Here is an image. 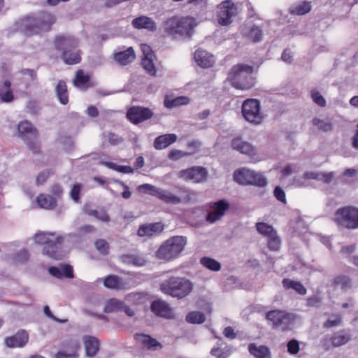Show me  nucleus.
Listing matches in <instances>:
<instances>
[{
  "label": "nucleus",
  "instance_id": "12",
  "mask_svg": "<svg viewBox=\"0 0 358 358\" xmlns=\"http://www.w3.org/2000/svg\"><path fill=\"white\" fill-rule=\"evenodd\" d=\"M153 115V112L148 108L132 106L127 110V117L133 124H138L150 119Z\"/></svg>",
  "mask_w": 358,
  "mask_h": 358
},
{
  "label": "nucleus",
  "instance_id": "56",
  "mask_svg": "<svg viewBox=\"0 0 358 358\" xmlns=\"http://www.w3.org/2000/svg\"><path fill=\"white\" fill-rule=\"evenodd\" d=\"M311 98L313 101L318 106L321 107L326 106V101L324 98L317 90H314L311 91Z\"/></svg>",
  "mask_w": 358,
  "mask_h": 358
},
{
  "label": "nucleus",
  "instance_id": "35",
  "mask_svg": "<svg viewBox=\"0 0 358 358\" xmlns=\"http://www.w3.org/2000/svg\"><path fill=\"white\" fill-rule=\"evenodd\" d=\"M312 124L315 126L317 129L324 132L331 131L334 128L333 122L329 119L322 120L318 117H315L312 120Z\"/></svg>",
  "mask_w": 358,
  "mask_h": 358
},
{
  "label": "nucleus",
  "instance_id": "38",
  "mask_svg": "<svg viewBox=\"0 0 358 358\" xmlns=\"http://www.w3.org/2000/svg\"><path fill=\"white\" fill-rule=\"evenodd\" d=\"M90 76L85 75L83 70H78L76 73V76L73 80V84L76 87L85 90L89 87L88 82Z\"/></svg>",
  "mask_w": 358,
  "mask_h": 358
},
{
  "label": "nucleus",
  "instance_id": "10",
  "mask_svg": "<svg viewBox=\"0 0 358 358\" xmlns=\"http://www.w3.org/2000/svg\"><path fill=\"white\" fill-rule=\"evenodd\" d=\"M260 103L257 99H247L242 105V113L244 118L255 124H259L262 120L260 113Z\"/></svg>",
  "mask_w": 358,
  "mask_h": 358
},
{
  "label": "nucleus",
  "instance_id": "42",
  "mask_svg": "<svg viewBox=\"0 0 358 358\" xmlns=\"http://www.w3.org/2000/svg\"><path fill=\"white\" fill-rule=\"evenodd\" d=\"M205 320V315L199 311H192L186 316V321L191 324H202Z\"/></svg>",
  "mask_w": 358,
  "mask_h": 358
},
{
  "label": "nucleus",
  "instance_id": "17",
  "mask_svg": "<svg viewBox=\"0 0 358 358\" xmlns=\"http://www.w3.org/2000/svg\"><path fill=\"white\" fill-rule=\"evenodd\" d=\"M231 146L232 149L249 157H253L257 154V148L250 143L243 141L240 137L232 139Z\"/></svg>",
  "mask_w": 358,
  "mask_h": 358
},
{
  "label": "nucleus",
  "instance_id": "16",
  "mask_svg": "<svg viewBox=\"0 0 358 358\" xmlns=\"http://www.w3.org/2000/svg\"><path fill=\"white\" fill-rule=\"evenodd\" d=\"M208 175L206 169L201 166H194L180 171L181 177L186 180H192L196 182L204 181Z\"/></svg>",
  "mask_w": 358,
  "mask_h": 358
},
{
  "label": "nucleus",
  "instance_id": "34",
  "mask_svg": "<svg viewBox=\"0 0 358 358\" xmlns=\"http://www.w3.org/2000/svg\"><path fill=\"white\" fill-rule=\"evenodd\" d=\"M156 197L159 198L166 203L178 204L181 201L180 198L178 196L172 194L168 191L162 190L161 189H159L158 192H157Z\"/></svg>",
  "mask_w": 358,
  "mask_h": 358
},
{
  "label": "nucleus",
  "instance_id": "4",
  "mask_svg": "<svg viewBox=\"0 0 358 358\" xmlns=\"http://www.w3.org/2000/svg\"><path fill=\"white\" fill-rule=\"evenodd\" d=\"M56 49L62 51V58L66 64H75L80 62L78 42L71 36H58L55 39Z\"/></svg>",
  "mask_w": 358,
  "mask_h": 358
},
{
  "label": "nucleus",
  "instance_id": "23",
  "mask_svg": "<svg viewBox=\"0 0 358 358\" xmlns=\"http://www.w3.org/2000/svg\"><path fill=\"white\" fill-rule=\"evenodd\" d=\"M86 355L90 357H94L99 350V341L92 336H85L83 338Z\"/></svg>",
  "mask_w": 358,
  "mask_h": 358
},
{
  "label": "nucleus",
  "instance_id": "3",
  "mask_svg": "<svg viewBox=\"0 0 358 358\" xmlns=\"http://www.w3.org/2000/svg\"><path fill=\"white\" fill-rule=\"evenodd\" d=\"M253 66L244 64L234 65L230 70L227 80L238 90H248L255 84Z\"/></svg>",
  "mask_w": 358,
  "mask_h": 358
},
{
  "label": "nucleus",
  "instance_id": "61",
  "mask_svg": "<svg viewBox=\"0 0 358 358\" xmlns=\"http://www.w3.org/2000/svg\"><path fill=\"white\" fill-rule=\"evenodd\" d=\"M50 170H45V171L41 172L36 178V184L38 185L43 184L47 180V179L50 176Z\"/></svg>",
  "mask_w": 358,
  "mask_h": 358
},
{
  "label": "nucleus",
  "instance_id": "14",
  "mask_svg": "<svg viewBox=\"0 0 358 358\" xmlns=\"http://www.w3.org/2000/svg\"><path fill=\"white\" fill-rule=\"evenodd\" d=\"M266 319L271 321L273 325L282 331L288 330L290 324V315L280 310H271L267 313Z\"/></svg>",
  "mask_w": 358,
  "mask_h": 358
},
{
  "label": "nucleus",
  "instance_id": "15",
  "mask_svg": "<svg viewBox=\"0 0 358 358\" xmlns=\"http://www.w3.org/2000/svg\"><path fill=\"white\" fill-rule=\"evenodd\" d=\"M64 237L57 236L55 241H50V243L44 245L43 254L54 259H62L64 257V253L62 250V244Z\"/></svg>",
  "mask_w": 358,
  "mask_h": 358
},
{
  "label": "nucleus",
  "instance_id": "22",
  "mask_svg": "<svg viewBox=\"0 0 358 358\" xmlns=\"http://www.w3.org/2000/svg\"><path fill=\"white\" fill-rule=\"evenodd\" d=\"M131 24L138 29H145L150 31H155L157 29L156 23L147 16H140L134 19Z\"/></svg>",
  "mask_w": 358,
  "mask_h": 358
},
{
  "label": "nucleus",
  "instance_id": "13",
  "mask_svg": "<svg viewBox=\"0 0 358 358\" xmlns=\"http://www.w3.org/2000/svg\"><path fill=\"white\" fill-rule=\"evenodd\" d=\"M229 203L224 199L211 203L210 204V207L212 209V211L208 213L206 217V220L210 223H214L220 220L225 214L226 211L229 208Z\"/></svg>",
  "mask_w": 358,
  "mask_h": 358
},
{
  "label": "nucleus",
  "instance_id": "5",
  "mask_svg": "<svg viewBox=\"0 0 358 358\" xmlns=\"http://www.w3.org/2000/svg\"><path fill=\"white\" fill-rule=\"evenodd\" d=\"M187 238L182 236L171 237L164 241L155 252L157 259L171 261L176 259L184 250Z\"/></svg>",
  "mask_w": 358,
  "mask_h": 358
},
{
  "label": "nucleus",
  "instance_id": "9",
  "mask_svg": "<svg viewBox=\"0 0 358 358\" xmlns=\"http://www.w3.org/2000/svg\"><path fill=\"white\" fill-rule=\"evenodd\" d=\"M234 179L236 182L242 185H253L259 187H264L267 184L266 178L259 173L242 168L234 173Z\"/></svg>",
  "mask_w": 358,
  "mask_h": 358
},
{
  "label": "nucleus",
  "instance_id": "48",
  "mask_svg": "<svg viewBox=\"0 0 358 358\" xmlns=\"http://www.w3.org/2000/svg\"><path fill=\"white\" fill-rule=\"evenodd\" d=\"M96 249L103 255H107L109 253V244L105 239H98L94 243Z\"/></svg>",
  "mask_w": 358,
  "mask_h": 358
},
{
  "label": "nucleus",
  "instance_id": "44",
  "mask_svg": "<svg viewBox=\"0 0 358 358\" xmlns=\"http://www.w3.org/2000/svg\"><path fill=\"white\" fill-rule=\"evenodd\" d=\"M123 302L116 299H111L107 301L105 307L104 312L106 313H113L121 310Z\"/></svg>",
  "mask_w": 358,
  "mask_h": 358
},
{
  "label": "nucleus",
  "instance_id": "64",
  "mask_svg": "<svg viewBox=\"0 0 358 358\" xmlns=\"http://www.w3.org/2000/svg\"><path fill=\"white\" fill-rule=\"evenodd\" d=\"M292 289L301 295H305L306 294V287L299 282L292 280Z\"/></svg>",
  "mask_w": 358,
  "mask_h": 358
},
{
  "label": "nucleus",
  "instance_id": "1",
  "mask_svg": "<svg viewBox=\"0 0 358 358\" xmlns=\"http://www.w3.org/2000/svg\"><path fill=\"white\" fill-rule=\"evenodd\" d=\"M164 31L175 38H190L196 24L191 17H172L163 24Z\"/></svg>",
  "mask_w": 358,
  "mask_h": 358
},
{
  "label": "nucleus",
  "instance_id": "28",
  "mask_svg": "<svg viewBox=\"0 0 358 358\" xmlns=\"http://www.w3.org/2000/svg\"><path fill=\"white\" fill-rule=\"evenodd\" d=\"M36 202L41 208L52 210L56 208L57 201L52 195L41 194L36 198Z\"/></svg>",
  "mask_w": 358,
  "mask_h": 358
},
{
  "label": "nucleus",
  "instance_id": "2",
  "mask_svg": "<svg viewBox=\"0 0 358 358\" xmlns=\"http://www.w3.org/2000/svg\"><path fill=\"white\" fill-rule=\"evenodd\" d=\"M193 287L194 284L189 280L176 276L170 277L159 285L162 292L178 299H183L189 295Z\"/></svg>",
  "mask_w": 358,
  "mask_h": 358
},
{
  "label": "nucleus",
  "instance_id": "18",
  "mask_svg": "<svg viewBox=\"0 0 358 358\" xmlns=\"http://www.w3.org/2000/svg\"><path fill=\"white\" fill-rule=\"evenodd\" d=\"M29 341V334L22 329L15 335L5 338V343L8 348H21L24 346Z\"/></svg>",
  "mask_w": 358,
  "mask_h": 358
},
{
  "label": "nucleus",
  "instance_id": "55",
  "mask_svg": "<svg viewBox=\"0 0 358 358\" xmlns=\"http://www.w3.org/2000/svg\"><path fill=\"white\" fill-rule=\"evenodd\" d=\"M82 185L80 183L74 184L71 189L70 196L73 201L78 203L80 201V193Z\"/></svg>",
  "mask_w": 358,
  "mask_h": 358
},
{
  "label": "nucleus",
  "instance_id": "30",
  "mask_svg": "<svg viewBox=\"0 0 358 358\" xmlns=\"http://www.w3.org/2000/svg\"><path fill=\"white\" fill-rule=\"evenodd\" d=\"M14 99L11 83L6 80L0 86V100L1 102L9 103Z\"/></svg>",
  "mask_w": 358,
  "mask_h": 358
},
{
  "label": "nucleus",
  "instance_id": "8",
  "mask_svg": "<svg viewBox=\"0 0 358 358\" xmlns=\"http://www.w3.org/2000/svg\"><path fill=\"white\" fill-rule=\"evenodd\" d=\"M335 222L341 227L348 229L358 228V208L345 206L338 208L334 215Z\"/></svg>",
  "mask_w": 358,
  "mask_h": 358
},
{
  "label": "nucleus",
  "instance_id": "19",
  "mask_svg": "<svg viewBox=\"0 0 358 358\" xmlns=\"http://www.w3.org/2000/svg\"><path fill=\"white\" fill-rule=\"evenodd\" d=\"M194 59L197 65L204 69L213 66L215 63L214 56L203 50H197L195 52Z\"/></svg>",
  "mask_w": 358,
  "mask_h": 358
},
{
  "label": "nucleus",
  "instance_id": "29",
  "mask_svg": "<svg viewBox=\"0 0 358 358\" xmlns=\"http://www.w3.org/2000/svg\"><path fill=\"white\" fill-rule=\"evenodd\" d=\"M135 58L134 51L132 48H129L123 52H120L114 55L115 60L121 65H127L131 62Z\"/></svg>",
  "mask_w": 358,
  "mask_h": 358
},
{
  "label": "nucleus",
  "instance_id": "39",
  "mask_svg": "<svg viewBox=\"0 0 358 358\" xmlns=\"http://www.w3.org/2000/svg\"><path fill=\"white\" fill-rule=\"evenodd\" d=\"M200 263L203 266L213 271H218L221 269V264L211 257H203L200 259Z\"/></svg>",
  "mask_w": 358,
  "mask_h": 358
},
{
  "label": "nucleus",
  "instance_id": "6",
  "mask_svg": "<svg viewBox=\"0 0 358 358\" xmlns=\"http://www.w3.org/2000/svg\"><path fill=\"white\" fill-rule=\"evenodd\" d=\"M55 21V17L50 13H43L36 17H28L24 20L25 32L27 35H34L48 31Z\"/></svg>",
  "mask_w": 358,
  "mask_h": 358
},
{
  "label": "nucleus",
  "instance_id": "45",
  "mask_svg": "<svg viewBox=\"0 0 358 358\" xmlns=\"http://www.w3.org/2000/svg\"><path fill=\"white\" fill-rule=\"evenodd\" d=\"M349 341L350 337L348 335H345L340 333L336 334L329 339V341L334 347H340L347 343Z\"/></svg>",
  "mask_w": 358,
  "mask_h": 358
},
{
  "label": "nucleus",
  "instance_id": "31",
  "mask_svg": "<svg viewBox=\"0 0 358 358\" xmlns=\"http://www.w3.org/2000/svg\"><path fill=\"white\" fill-rule=\"evenodd\" d=\"M55 93L59 102L63 105H66L69 102V94L66 82L60 80L55 87Z\"/></svg>",
  "mask_w": 358,
  "mask_h": 358
},
{
  "label": "nucleus",
  "instance_id": "7",
  "mask_svg": "<svg viewBox=\"0 0 358 358\" xmlns=\"http://www.w3.org/2000/svg\"><path fill=\"white\" fill-rule=\"evenodd\" d=\"M17 135L27 145L28 148L34 153L37 154L41 151V145L38 141V129L29 121L20 122L17 128Z\"/></svg>",
  "mask_w": 358,
  "mask_h": 358
},
{
  "label": "nucleus",
  "instance_id": "52",
  "mask_svg": "<svg viewBox=\"0 0 358 358\" xmlns=\"http://www.w3.org/2000/svg\"><path fill=\"white\" fill-rule=\"evenodd\" d=\"M119 278L116 275H108L103 281L106 287L115 289L119 287Z\"/></svg>",
  "mask_w": 358,
  "mask_h": 358
},
{
  "label": "nucleus",
  "instance_id": "40",
  "mask_svg": "<svg viewBox=\"0 0 358 358\" xmlns=\"http://www.w3.org/2000/svg\"><path fill=\"white\" fill-rule=\"evenodd\" d=\"M121 258L125 264L138 266L145 265L146 262L143 257L134 255H123Z\"/></svg>",
  "mask_w": 358,
  "mask_h": 358
},
{
  "label": "nucleus",
  "instance_id": "37",
  "mask_svg": "<svg viewBox=\"0 0 358 358\" xmlns=\"http://www.w3.org/2000/svg\"><path fill=\"white\" fill-rule=\"evenodd\" d=\"M71 348L70 352H67L66 351H60L58 352L55 355V358H77L78 354L77 351L80 347L78 342L77 341H70Z\"/></svg>",
  "mask_w": 358,
  "mask_h": 358
},
{
  "label": "nucleus",
  "instance_id": "20",
  "mask_svg": "<svg viewBox=\"0 0 358 358\" xmlns=\"http://www.w3.org/2000/svg\"><path fill=\"white\" fill-rule=\"evenodd\" d=\"M48 272L51 275L59 279L64 277L67 278H73L74 277L73 267L68 264H62L59 267L50 266L48 268Z\"/></svg>",
  "mask_w": 358,
  "mask_h": 358
},
{
  "label": "nucleus",
  "instance_id": "32",
  "mask_svg": "<svg viewBox=\"0 0 358 358\" xmlns=\"http://www.w3.org/2000/svg\"><path fill=\"white\" fill-rule=\"evenodd\" d=\"M83 211L90 215L94 216L97 220L104 222H108L110 221V217L106 212V210L101 209V210H94L90 208V205L86 204L83 206Z\"/></svg>",
  "mask_w": 358,
  "mask_h": 358
},
{
  "label": "nucleus",
  "instance_id": "43",
  "mask_svg": "<svg viewBox=\"0 0 358 358\" xmlns=\"http://www.w3.org/2000/svg\"><path fill=\"white\" fill-rule=\"evenodd\" d=\"M256 229L257 231L268 238L273 235V234H275L276 231L274 230L273 227L271 225L268 224L265 222H258L256 224Z\"/></svg>",
  "mask_w": 358,
  "mask_h": 358
},
{
  "label": "nucleus",
  "instance_id": "54",
  "mask_svg": "<svg viewBox=\"0 0 358 358\" xmlns=\"http://www.w3.org/2000/svg\"><path fill=\"white\" fill-rule=\"evenodd\" d=\"M262 36V29L257 26H253L249 33H248V37L253 41V42H257L259 41Z\"/></svg>",
  "mask_w": 358,
  "mask_h": 358
},
{
  "label": "nucleus",
  "instance_id": "26",
  "mask_svg": "<svg viewBox=\"0 0 358 358\" xmlns=\"http://www.w3.org/2000/svg\"><path fill=\"white\" fill-rule=\"evenodd\" d=\"M143 51L144 58L142 60V66L150 75L154 76L156 73V69L153 63V57H155V55L148 45L143 48Z\"/></svg>",
  "mask_w": 358,
  "mask_h": 358
},
{
  "label": "nucleus",
  "instance_id": "11",
  "mask_svg": "<svg viewBox=\"0 0 358 358\" xmlns=\"http://www.w3.org/2000/svg\"><path fill=\"white\" fill-rule=\"evenodd\" d=\"M237 13V7L231 1L222 2L217 6V22L220 24L226 26L231 22V18Z\"/></svg>",
  "mask_w": 358,
  "mask_h": 358
},
{
  "label": "nucleus",
  "instance_id": "46",
  "mask_svg": "<svg viewBox=\"0 0 358 358\" xmlns=\"http://www.w3.org/2000/svg\"><path fill=\"white\" fill-rule=\"evenodd\" d=\"M334 284L344 290L349 289L352 285L351 280L345 275L337 276L334 279Z\"/></svg>",
  "mask_w": 358,
  "mask_h": 358
},
{
  "label": "nucleus",
  "instance_id": "58",
  "mask_svg": "<svg viewBox=\"0 0 358 358\" xmlns=\"http://www.w3.org/2000/svg\"><path fill=\"white\" fill-rule=\"evenodd\" d=\"M341 317L339 315H332L329 319H328L325 323L324 324V327L327 328H330L333 327L338 326L341 324Z\"/></svg>",
  "mask_w": 358,
  "mask_h": 358
},
{
  "label": "nucleus",
  "instance_id": "21",
  "mask_svg": "<svg viewBox=\"0 0 358 358\" xmlns=\"http://www.w3.org/2000/svg\"><path fill=\"white\" fill-rule=\"evenodd\" d=\"M151 310L159 317H170L171 315V308L164 301H154L151 304Z\"/></svg>",
  "mask_w": 358,
  "mask_h": 358
},
{
  "label": "nucleus",
  "instance_id": "53",
  "mask_svg": "<svg viewBox=\"0 0 358 358\" xmlns=\"http://www.w3.org/2000/svg\"><path fill=\"white\" fill-rule=\"evenodd\" d=\"M268 238V248L272 250H278L280 248V240L279 236L277 235V232L275 234H273V235Z\"/></svg>",
  "mask_w": 358,
  "mask_h": 358
},
{
  "label": "nucleus",
  "instance_id": "63",
  "mask_svg": "<svg viewBox=\"0 0 358 358\" xmlns=\"http://www.w3.org/2000/svg\"><path fill=\"white\" fill-rule=\"evenodd\" d=\"M274 196L278 201H280L282 203L286 202L285 193L284 190L279 186H278L275 188Z\"/></svg>",
  "mask_w": 358,
  "mask_h": 358
},
{
  "label": "nucleus",
  "instance_id": "62",
  "mask_svg": "<svg viewBox=\"0 0 358 358\" xmlns=\"http://www.w3.org/2000/svg\"><path fill=\"white\" fill-rule=\"evenodd\" d=\"M187 155H188L187 152H183L178 150H173L169 152V158L172 160H178Z\"/></svg>",
  "mask_w": 358,
  "mask_h": 358
},
{
  "label": "nucleus",
  "instance_id": "41",
  "mask_svg": "<svg viewBox=\"0 0 358 358\" xmlns=\"http://www.w3.org/2000/svg\"><path fill=\"white\" fill-rule=\"evenodd\" d=\"M248 350L250 354L257 358H265L269 352L268 349L266 347L263 345L257 347L253 343L249 345Z\"/></svg>",
  "mask_w": 358,
  "mask_h": 358
},
{
  "label": "nucleus",
  "instance_id": "49",
  "mask_svg": "<svg viewBox=\"0 0 358 358\" xmlns=\"http://www.w3.org/2000/svg\"><path fill=\"white\" fill-rule=\"evenodd\" d=\"M158 189L159 188H157L155 186L150 184H143L137 187L138 192L148 194L154 196H156Z\"/></svg>",
  "mask_w": 358,
  "mask_h": 358
},
{
  "label": "nucleus",
  "instance_id": "50",
  "mask_svg": "<svg viewBox=\"0 0 358 358\" xmlns=\"http://www.w3.org/2000/svg\"><path fill=\"white\" fill-rule=\"evenodd\" d=\"M48 236H55V233L50 232H39L36 233L34 236V240L36 243L46 245L50 242Z\"/></svg>",
  "mask_w": 358,
  "mask_h": 358
},
{
  "label": "nucleus",
  "instance_id": "57",
  "mask_svg": "<svg viewBox=\"0 0 358 358\" xmlns=\"http://www.w3.org/2000/svg\"><path fill=\"white\" fill-rule=\"evenodd\" d=\"M230 353L229 350L220 349L218 348H214L210 351V354L217 358H227Z\"/></svg>",
  "mask_w": 358,
  "mask_h": 358
},
{
  "label": "nucleus",
  "instance_id": "33",
  "mask_svg": "<svg viewBox=\"0 0 358 358\" xmlns=\"http://www.w3.org/2000/svg\"><path fill=\"white\" fill-rule=\"evenodd\" d=\"M321 172L310 171L303 174L301 179L294 178L292 185L298 187L308 185L307 180H316L320 181Z\"/></svg>",
  "mask_w": 358,
  "mask_h": 358
},
{
  "label": "nucleus",
  "instance_id": "24",
  "mask_svg": "<svg viewBox=\"0 0 358 358\" xmlns=\"http://www.w3.org/2000/svg\"><path fill=\"white\" fill-rule=\"evenodd\" d=\"M164 230V224L162 222H155L149 224L141 225L138 230L139 236H151L155 234H159Z\"/></svg>",
  "mask_w": 358,
  "mask_h": 358
},
{
  "label": "nucleus",
  "instance_id": "59",
  "mask_svg": "<svg viewBox=\"0 0 358 358\" xmlns=\"http://www.w3.org/2000/svg\"><path fill=\"white\" fill-rule=\"evenodd\" d=\"M51 194H52V196L56 199V201H57V199H61L62 196L63 194V189L59 184H54L50 190Z\"/></svg>",
  "mask_w": 358,
  "mask_h": 358
},
{
  "label": "nucleus",
  "instance_id": "36",
  "mask_svg": "<svg viewBox=\"0 0 358 358\" xmlns=\"http://www.w3.org/2000/svg\"><path fill=\"white\" fill-rule=\"evenodd\" d=\"M189 101L190 99L185 96H178L173 99H169L166 97L164 99V106L168 108H172L187 105L189 103Z\"/></svg>",
  "mask_w": 358,
  "mask_h": 358
},
{
  "label": "nucleus",
  "instance_id": "27",
  "mask_svg": "<svg viewBox=\"0 0 358 358\" xmlns=\"http://www.w3.org/2000/svg\"><path fill=\"white\" fill-rule=\"evenodd\" d=\"M176 140L177 136L174 134L161 135L155 138L154 141V147L157 150H162L173 143Z\"/></svg>",
  "mask_w": 358,
  "mask_h": 358
},
{
  "label": "nucleus",
  "instance_id": "47",
  "mask_svg": "<svg viewBox=\"0 0 358 358\" xmlns=\"http://www.w3.org/2000/svg\"><path fill=\"white\" fill-rule=\"evenodd\" d=\"M310 10V3L308 1H303L300 4L297 5L294 10H292V13H295L298 15H303L309 13Z\"/></svg>",
  "mask_w": 358,
  "mask_h": 358
},
{
  "label": "nucleus",
  "instance_id": "25",
  "mask_svg": "<svg viewBox=\"0 0 358 358\" xmlns=\"http://www.w3.org/2000/svg\"><path fill=\"white\" fill-rule=\"evenodd\" d=\"M135 338L138 343L142 344L148 350H155L158 348H162V345L159 342H158L156 339L152 338L149 335L143 334H135Z\"/></svg>",
  "mask_w": 358,
  "mask_h": 358
},
{
  "label": "nucleus",
  "instance_id": "60",
  "mask_svg": "<svg viewBox=\"0 0 358 358\" xmlns=\"http://www.w3.org/2000/svg\"><path fill=\"white\" fill-rule=\"evenodd\" d=\"M108 140L110 145H117L119 143H122L124 139L123 138L117 136L114 133H109L108 135Z\"/></svg>",
  "mask_w": 358,
  "mask_h": 358
},
{
  "label": "nucleus",
  "instance_id": "51",
  "mask_svg": "<svg viewBox=\"0 0 358 358\" xmlns=\"http://www.w3.org/2000/svg\"><path fill=\"white\" fill-rule=\"evenodd\" d=\"M106 164L110 169H112L120 173H132L134 171V169L129 166H120L112 162H106Z\"/></svg>",
  "mask_w": 358,
  "mask_h": 358
}]
</instances>
